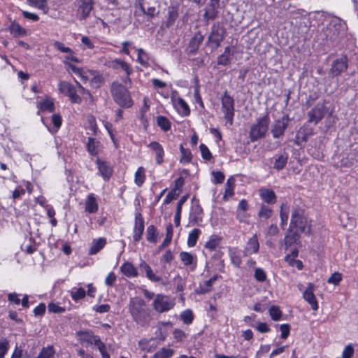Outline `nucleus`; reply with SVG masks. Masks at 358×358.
I'll return each mask as SVG.
<instances>
[{
    "instance_id": "nucleus-1",
    "label": "nucleus",
    "mask_w": 358,
    "mask_h": 358,
    "mask_svg": "<svg viewBox=\"0 0 358 358\" xmlns=\"http://www.w3.org/2000/svg\"><path fill=\"white\" fill-rule=\"evenodd\" d=\"M347 25L344 20L339 17H333L329 24L322 29L319 37L324 45L334 46L340 38L344 36Z\"/></svg>"
},
{
    "instance_id": "nucleus-2",
    "label": "nucleus",
    "mask_w": 358,
    "mask_h": 358,
    "mask_svg": "<svg viewBox=\"0 0 358 358\" xmlns=\"http://www.w3.org/2000/svg\"><path fill=\"white\" fill-rule=\"evenodd\" d=\"M129 310L133 320L139 325H148L151 320L150 310L146 307L145 302L138 297L131 298L129 301Z\"/></svg>"
},
{
    "instance_id": "nucleus-3",
    "label": "nucleus",
    "mask_w": 358,
    "mask_h": 358,
    "mask_svg": "<svg viewBox=\"0 0 358 358\" xmlns=\"http://www.w3.org/2000/svg\"><path fill=\"white\" fill-rule=\"evenodd\" d=\"M289 228L296 229L307 236H310L312 234L310 221L308 220L303 208L298 206L293 207Z\"/></svg>"
},
{
    "instance_id": "nucleus-4",
    "label": "nucleus",
    "mask_w": 358,
    "mask_h": 358,
    "mask_svg": "<svg viewBox=\"0 0 358 358\" xmlns=\"http://www.w3.org/2000/svg\"><path fill=\"white\" fill-rule=\"evenodd\" d=\"M111 94L114 101L121 107L130 108L133 105L129 91L121 83H113Z\"/></svg>"
},
{
    "instance_id": "nucleus-5",
    "label": "nucleus",
    "mask_w": 358,
    "mask_h": 358,
    "mask_svg": "<svg viewBox=\"0 0 358 358\" xmlns=\"http://www.w3.org/2000/svg\"><path fill=\"white\" fill-rule=\"evenodd\" d=\"M270 118L268 114L257 119L250 130V138L252 142H255L259 139L264 138L268 129Z\"/></svg>"
},
{
    "instance_id": "nucleus-6",
    "label": "nucleus",
    "mask_w": 358,
    "mask_h": 358,
    "mask_svg": "<svg viewBox=\"0 0 358 358\" xmlns=\"http://www.w3.org/2000/svg\"><path fill=\"white\" fill-rule=\"evenodd\" d=\"M332 110L326 106V101L318 102L314 108L308 111L307 115L308 122L317 124L327 114H329L328 119L333 118Z\"/></svg>"
},
{
    "instance_id": "nucleus-7",
    "label": "nucleus",
    "mask_w": 358,
    "mask_h": 358,
    "mask_svg": "<svg viewBox=\"0 0 358 358\" xmlns=\"http://www.w3.org/2000/svg\"><path fill=\"white\" fill-rule=\"evenodd\" d=\"M174 306V300L170 296L162 294H157L152 303L154 310L160 313L170 310Z\"/></svg>"
},
{
    "instance_id": "nucleus-8",
    "label": "nucleus",
    "mask_w": 358,
    "mask_h": 358,
    "mask_svg": "<svg viewBox=\"0 0 358 358\" xmlns=\"http://www.w3.org/2000/svg\"><path fill=\"white\" fill-rule=\"evenodd\" d=\"M225 34V29L222 27H220L219 24H213L212 26L208 38V43L212 50H215L220 45L221 42L224 39Z\"/></svg>"
},
{
    "instance_id": "nucleus-9",
    "label": "nucleus",
    "mask_w": 358,
    "mask_h": 358,
    "mask_svg": "<svg viewBox=\"0 0 358 358\" xmlns=\"http://www.w3.org/2000/svg\"><path fill=\"white\" fill-rule=\"evenodd\" d=\"M352 59H354V57L349 61L346 55H341L332 62L329 74L332 77H336L345 72L348 69L349 64L354 62Z\"/></svg>"
},
{
    "instance_id": "nucleus-10",
    "label": "nucleus",
    "mask_w": 358,
    "mask_h": 358,
    "mask_svg": "<svg viewBox=\"0 0 358 358\" xmlns=\"http://www.w3.org/2000/svg\"><path fill=\"white\" fill-rule=\"evenodd\" d=\"M222 110L224 114L225 119L232 124L234 115V100L227 92L221 98Z\"/></svg>"
},
{
    "instance_id": "nucleus-11",
    "label": "nucleus",
    "mask_w": 358,
    "mask_h": 358,
    "mask_svg": "<svg viewBox=\"0 0 358 358\" xmlns=\"http://www.w3.org/2000/svg\"><path fill=\"white\" fill-rule=\"evenodd\" d=\"M289 118L287 115H283L282 117L275 121L271 132L274 138H281L285 134V131L288 127Z\"/></svg>"
},
{
    "instance_id": "nucleus-12",
    "label": "nucleus",
    "mask_w": 358,
    "mask_h": 358,
    "mask_svg": "<svg viewBox=\"0 0 358 358\" xmlns=\"http://www.w3.org/2000/svg\"><path fill=\"white\" fill-rule=\"evenodd\" d=\"M58 89L62 93L69 96L71 102L76 103L81 102L82 99L77 94L76 87L69 83L61 81L58 85Z\"/></svg>"
},
{
    "instance_id": "nucleus-13",
    "label": "nucleus",
    "mask_w": 358,
    "mask_h": 358,
    "mask_svg": "<svg viewBox=\"0 0 358 358\" xmlns=\"http://www.w3.org/2000/svg\"><path fill=\"white\" fill-rule=\"evenodd\" d=\"M94 0H79L77 14L80 20H85L93 10Z\"/></svg>"
},
{
    "instance_id": "nucleus-14",
    "label": "nucleus",
    "mask_w": 358,
    "mask_h": 358,
    "mask_svg": "<svg viewBox=\"0 0 358 358\" xmlns=\"http://www.w3.org/2000/svg\"><path fill=\"white\" fill-rule=\"evenodd\" d=\"M219 6L220 0H210L206 6L203 18L206 20H215L218 14Z\"/></svg>"
},
{
    "instance_id": "nucleus-15",
    "label": "nucleus",
    "mask_w": 358,
    "mask_h": 358,
    "mask_svg": "<svg viewBox=\"0 0 358 358\" xmlns=\"http://www.w3.org/2000/svg\"><path fill=\"white\" fill-rule=\"evenodd\" d=\"M144 231V220L141 213H136L135 225L134 229L133 239L135 242L139 241Z\"/></svg>"
},
{
    "instance_id": "nucleus-16",
    "label": "nucleus",
    "mask_w": 358,
    "mask_h": 358,
    "mask_svg": "<svg viewBox=\"0 0 358 358\" xmlns=\"http://www.w3.org/2000/svg\"><path fill=\"white\" fill-rule=\"evenodd\" d=\"M259 249V243L256 234L250 238L246 243L245 247L243 250V255L245 257L257 253Z\"/></svg>"
},
{
    "instance_id": "nucleus-17",
    "label": "nucleus",
    "mask_w": 358,
    "mask_h": 358,
    "mask_svg": "<svg viewBox=\"0 0 358 358\" xmlns=\"http://www.w3.org/2000/svg\"><path fill=\"white\" fill-rule=\"evenodd\" d=\"M157 3L155 2L153 5H150L148 0H141L138 2V6L143 14L150 17H154L159 13V10L156 7Z\"/></svg>"
},
{
    "instance_id": "nucleus-18",
    "label": "nucleus",
    "mask_w": 358,
    "mask_h": 358,
    "mask_svg": "<svg viewBox=\"0 0 358 358\" xmlns=\"http://www.w3.org/2000/svg\"><path fill=\"white\" fill-rule=\"evenodd\" d=\"M314 285L312 283H308L306 289L303 292V299L311 306V308L314 310L318 309L317 301L313 293Z\"/></svg>"
},
{
    "instance_id": "nucleus-19",
    "label": "nucleus",
    "mask_w": 358,
    "mask_h": 358,
    "mask_svg": "<svg viewBox=\"0 0 358 358\" xmlns=\"http://www.w3.org/2000/svg\"><path fill=\"white\" fill-rule=\"evenodd\" d=\"M180 259L182 264L189 266L192 271L195 270L196 267V257L187 252H181Z\"/></svg>"
},
{
    "instance_id": "nucleus-20",
    "label": "nucleus",
    "mask_w": 358,
    "mask_h": 358,
    "mask_svg": "<svg viewBox=\"0 0 358 358\" xmlns=\"http://www.w3.org/2000/svg\"><path fill=\"white\" fill-rule=\"evenodd\" d=\"M76 335L81 344H94L96 340L99 338L97 336L93 335L90 331H79L76 332Z\"/></svg>"
},
{
    "instance_id": "nucleus-21",
    "label": "nucleus",
    "mask_w": 358,
    "mask_h": 358,
    "mask_svg": "<svg viewBox=\"0 0 358 358\" xmlns=\"http://www.w3.org/2000/svg\"><path fill=\"white\" fill-rule=\"evenodd\" d=\"M273 160V168L278 171L285 168L287 163L288 155L286 152H280L275 154L272 158Z\"/></svg>"
},
{
    "instance_id": "nucleus-22",
    "label": "nucleus",
    "mask_w": 358,
    "mask_h": 358,
    "mask_svg": "<svg viewBox=\"0 0 358 358\" xmlns=\"http://www.w3.org/2000/svg\"><path fill=\"white\" fill-rule=\"evenodd\" d=\"M234 54V52L231 47H226L224 52L217 57V65L224 66L229 65Z\"/></svg>"
},
{
    "instance_id": "nucleus-23",
    "label": "nucleus",
    "mask_w": 358,
    "mask_h": 358,
    "mask_svg": "<svg viewBox=\"0 0 358 358\" xmlns=\"http://www.w3.org/2000/svg\"><path fill=\"white\" fill-rule=\"evenodd\" d=\"M171 100L175 107H176L180 113L183 115H188L190 113V109L186 101L181 97L171 96Z\"/></svg>"
},
{
    "instance_id": "nucleus-24",
    "label": "nucleus",
    "mask_w": 358,
    "mask_h": 358,
    "mask_svg": "<svg viewBox=\"0 0 358 358\" xmlns=\"http://www.w3.org/2000/svg\"><path fill=\"white\" fill-rule=\"evenodd\" d=\"M148 147L152 149L155 153V161L158 165H160L164 162V151L163 147L158 142H151Z\"/></svg>"
},
{
    "instance_id": "nucleus-25",
    "label": "nucleus",
    "mask_w": 358,
    "mask_h": 358,
    "mask_svg": "<svg viewBox=\"0 0 358 358\" xmlns=\"http://www.w3.org/2000/svg\"><path fill=\"white\" fill-rule=\"evenodd\" d=\"M203 39L204 36L201 34L200 31L196 33L189 43L188 49L189 52L192 54H195L199 48V46L202 43Z\"/></svg>"
},
{
    "instance_id": "nucleus-26",
    "label": "nucleus",
    "mask_w": 358,
    "mask_h": 358,
    "mask_svg": "<svg viewBox=\"0 0 358 358\" xmlns=\"http://www.w3.org/2000/svg\"><path fill=\"white\" fill-rule=\"evenodd\" d=\"M85 206V211L89 213H95L98 210V203L94 194L87 196Z\"/></svg>"
},
{
    "instance_id": "nucleus-27",
    "label": "nucleus",
    "mask_w": 358,
    "mask_h": 358,
    "mask_svg": "<svg viewBox=\"0 0 358 358\" xmlns=\"http://www.w3.org/2000/svg\"><path fill=\"white\" fill-rule=\"evenodd\" d=\"M259 196L268 204H273L276 202V196L272 189H260Z\"/></svg>"
},
{
    "instance_id": "nucleus-28",
    "label": "nucleus",
    "mask_w": 358,
    "mask_h": 358,
    "mask_svg": "<svg viewBox=\"0 0 358 358\" xmlns=\"http://www.w3.org/2000/svg\"><path fill=\"white\" fill-rule=\"evenodd\" d=\"M96 164L98 166L99 171L103 178L105 180H108L113 172L111 167L106 162H103L99 159H97Z\"/></svg>"
},
{
    "instance_id": "nucleus-29",
    "label": "nucleus",
    "mask_w": 358,
    "mask_h": 358,
    "mask_svg": "<svg viewBox=\"0 0 358 358\" xmlns=\"http://www.w3.org/2000/svg\"><path fill=\"white\" fill-rule=\"evenodd\" d=\"M121 272L128 278H134L138 275V271L135 266L130 262L124 263L120 267Z\"/></svg>"
},
{
    "instance_id": "nucleus-30",
    "label": "nucleus",
    "mask_w": 358,
    "mask_h": 358,
    "mask_svg": "<svg viewBox=\"0 0 358 358\" xmlns=\"http://www.w3.org/2000/svg\"><path fill=\"white\" fill-rule=\"evenodd\" d=\"M299 234L297 231H293L292 229L289 228L284 238L285 248L287 249L289 247L296 243L299 239Z\"/></svg>"
},
{
    "instance_id": "nucleus-31",
    "label": "nucleus",
    "mask_w": 358,
    "mask_h": 358,
    "mask_svg": "<svg viewBox=\"0 0 358 358\" xmlns=\"http://www.w3.org/2000/svg\"><path fill=\"white\" fill-rule=\"evenodd\" d=\"M100 146V142L96 141L92 137H89L87 143V149L89 153L92 156H96L99 153V148Z\"/></svg>"
},
{
    "instance_id": "nucleus-32",
    "label": "nucleus",
    "mask_w": 358,
    "mask_h": 358,
    "mask_svg": "<svg viewBox=\"0 0 358 358\" xmlns=\"http://www.w3.org/2000/svg\"><path fill=\"white\" fill-rule=\"evenodd\" d=\"M106 243V241L103 238L94 240L89 252L90 255H95L98 253L105 246Z\"/></svg>"
},
{
    "instance_id": "nucleus-33",
    "label": "nucleus",
    "mask_w": 358,
    "mask_h": 358,
    "mask_svg": "<svg viewBox=\"0 0 358 358\" xmlns=\"http://www.w3.org/2000/svg\"><path fill=\"white\" fill-rule=\"evenodd\" d=\"M188 198L187 195L182 196L177 204L176 208V212L174 216V222L176 224V226L178 227L180 225V213L182 211V205L186 202L187 199Z\"/></svg>"
},
{
    "instance_id": "nucleus-34",
    "label": "nucleus",
    "mask_w": 358,
    "mask_h": 358,
    "mask_svg": "<svg viewBox=\"0 0 358 358\" xmlns=\"http://www.w3.org/2000/svg\"><path fill=\"white\" fill-rule=\"evenodd\" d=\"M218 278H219L218 275H215L209 280L205 281L203 282V285H200V287H199L200 293L205 294V293H208V292H210L212 289L213 283L215 280H217Z\"/></svg>"
},
{
    "instance_id": "nucleus-35",
    "label": "nucleus",
    "mask_w": 358,
    "mask_h": 358,
    "mask_svg": "<svg viewBox=\"0 0 358 358\" xmlns=\"http://www.w3.org/2000/svg\"><path fill=\"white\" fill-rule=\"evenodd\" d=\"M289 209L286 204H282L280 207V217L281 220V226L282 228L287 224Z\"/></svg>"
},
{
    "instance_id": "nucleus-36",
    "label": "nucleus",
    "mask_w": 358,
    "mask_h": 358,
    "mask_svg": "<svg viewBox=\"0 0 358 358\" xmlns=\"http://www.w3.org/2000/svg\"><path fill=\"white\" fill-rule=\"evenodd\" d=\"M10 33L15 36H25L27 31L17 23H12L10 27Z\"/></svg>"
},
{
    "instance_id": "nucleus-37",
    "label": "nucleus",
    "mask_w": 358,
    "mask_h": 358,
    "mask_svg": "<svg viewBox=\"0 0 358 358\" xmlns=\"http://www.w3.org/2000/svg\"><path fill=\"white\" fill-rule=\"evenodd\" d=\"M40 108L43 111L52 113L55 110V105L52 99L46 98L39 103Z\"/></svg>"
},
{
    "instance_id": "nucleus-38",
    "label": "nucleus",
    "mask_w": 358,
    "mask_h": 358,
    "mask_svg": "<svg viewBox=\"0 0 358 358\" xmlns=\"http://www.w3.org/2000/svg\"><path fill=\"white\" fill-rule=\"evenodd\" d=\"M229 257L231 263L236 267H239L241 264V258L238 250L236 248L229 250Z\"/></svg>"
},
{
    "instance_id": "nucleus-39",
    "label": "nucleus",
    "mask_w": 358,
    "mask_h": 358,
    "mask_svg": "<svg viewBox=\"0 0 358 358\" xmlns=\"http://www.w3.org/2000/svg\"><path fill=\"white\" fill-rule=\"evenodd\" d=\"M70 294H71V296L73 299V300H74L75 301H77L85 296L86 292L82 287H79V288L74 287L71 290Z\"/></svg>"
},
{
    "instance_id": "nucleus-40",
    "label": "nucleus",
    "mask_w": 358,
    "mask_h": 358,
    "mask_svg": "<svg viewBox=\"0 0 358 358\" xmlns=\"http://www.w3.org/2000/svg\"><path fill=\"white\" fill-rule=\"evenodd\" d=\"M10 348L9 341L5 337H0V358H4Z\"/></svg>"
},
{
    "instance_id": "nucleus-41",
    "label": "nucleus",
    "mask_w": 358,
    "mask_h": 358,
    "mask_svg": "<svg viewBox=\"0 0 358 358\" xmlns=\"http://www.w3.org/2000/svg\"><path fill=\"white\" fill-rule=\"evenodd\" d=\"M201 231L199 229H194L188 236L187 245L189 247H194L197 241Z\"/></svg>"
},
{
    "instance_id": "nucleus-42",
    "label": "nucleus",
    "mask_w": 358,
    "mask_h": 358,
    "mask_svg": "<svg viewBox=\"0 0 358 358\" xmlns=\"http://www.w3.org/2000/svg\"><path fill=\"white\" fill-rule=\"evenodd\" d=\"M178 17V13L175 8L169 10L166 26L169 28L173 26Z\"/></svg>"
},
{
    "instance_id": "nucleus-43",
    "label": "nucleus",
    "mask_w": 358,
    "mask_h": 358,
    "mask_svg": "<svg viewBox=\"0 0 358 358\" xmlns=\"http://www.w3.org/2000/svg\"><path fill=\"white\" fill-rule=\"evenodd\" d=\"M146 238L148 241L155 243L157 242L156 228L154 225H150L146 230Z\"/></svg>"
},
{
    "instance_id": "nucleus-44",
    "label": "nucleus",
    "mask_w": 358,
    "mask_h": 358,
    "mask_svg": "<svg viewBox=\"0 0 358 358\" xmlns=\"http://www.w3.org/2000/svg\"><path fill=\"white\" fill-rule=\"evenodd\" d=\"M173 355L172 349L163 348L154 355L153 358H171Z\"/></svg>"
},
{
    "instance_id": "nucleus-45",
    "label": "nucleus",
    "mask_w": 358,
    "mask_h": 358,
    "mask_svg": "<svg viewBox=\"0 0 358 358\" xmlns=\"http://www.w3.org/2000/svg\"><path fill=\"white\" fill-rule=\"evenodd\" d=\"M145 180V169L139 167L135 173V183L141 187Z\"/></svg>"
},
{
    "instance_id": "nucleus-46",
    "label": "nucleus",
    "mask_w": 358,
    "mask_h": 358,
    "mask_svg": "<svg viewBox=\"0 0 358 358\" xmlns=\"http://www.w3.org/2000/svg\"><path fill=\"white\" fill-rule=\"evenodd\" d=\"M181 152L180 162L183 163H189L191 162L192 155L188 149H185L182 145L180 146Z\"/></svg>"
},
{
    "instance_id": "nucleus-47",
    "label": "nucleus",
    "mask_w": 358,
    "mask_h": 358,
    "mask_svg": "<svg viewBox=\"0 0 358 358\" xmlns=\"http://www.w3.org/2000/svg\"><path fill=\"white\" fill-rule=\"evenodd\" d=\"M62 117L59 114H53L52 116V123L54 126L52 129H49L50 132L55 133L58 131L62 125Z\"/></svg>"
},
{
    "instance_id": "nucleus-48",
    "label": "nucleus",
    "mask_w": 358,
    "mask_h": 358,
    "mask_svg": "<svg viewBox=\"0 0 358 358\" xmlns=\"http://www.w3.org/2000/svg\"><path fill=\"white\" fill-rule=\"evenodd\" d=\"M220 243V238L216 236H213L205 244V248L210 251L214 250Z\"/></svg>"
},
{
    "instance_id": "nucleus-49",
    "label": "nucleus",
    "mask_w": 358,
    "mask_h": 358,
    "mask_svg": "<svg viewBox=\"0 0 358 358\" xmlns=\"http://www.w3.org/2000/svg\"><path fill=\"white\" fill-rule=\"evenodd\" d=\"M272 215V210L267 206L262 205L258 213V216L264 220H267Z\"/></svg>"
},
{
    "instance_id": "nucleus-50",
    "label": "nucleus",
    "mask_w": 358,
    "mask_h": 358,
    "mask_svg": "<svg viewBox=\"0 0 358 358\" xmlns=\"http://www.w3.org/2000/svg\"><path fill=\"white\" fill-rule=\"evenodd\" d=\"M157 124L165 131L169 130L171 128V123L169 120L164 116H159L157 117Z\"/></svg>"
},
{
    "instance_id": "nucleus-51",
    "label": "nucleus",
    "mask_w": 358,
    "mask_h": 358,
    "mask_svg": "<svg viewBox=\"0 0 358 358\" xmlns=\"http://www.w3.org/2000/svg\"><path fill=\"white\" fill-rule=\"evenodd\" d=\"M180 317L185 324H189L192 323L194 315L192 310H186L181 313Z\"/></svg>"
},
{
    "instance_id": "nucleus-52",
    "label": "nucleus",
    "mask_w": 358,
    "mask_h": 358,
    "mask_svg": "<svg viewBox=\"0 0 358 358\" xmlns=\"http://www.w3.org/2000/svg\"><path fill=\"white\" fill-rule=\"evenodd\" d=\"M269 314L272 320L278 321L281 317L282 312L278 307L273 306L269 309Z\"/></svg>"
},
{
    "instance_id": "nucleus-53",
    "label": "nucleus",
    "mask_w": 358,
    "mask_h": 358,
    "mask_svg": "<svg viewBox=\"0 0 358 358\" xmlns=\"http://www.w3.org/2000/svg\"><path fill=\"white\" fill-rule=\"evenodd\" d=\"M199 149L201 151V157L203 159L209 161L212 159V154L206 145L201 143L199 145Z\"/></svg>"
},
{
    "instance_id": "nucleus-54",
    "label": "nucleus",
    "mask_w": 358,
    "mask_h": 358,
    "mask_svg": "<svg viewBox=\"0 0 358 358\" xmlns=\"http://www.w3.org/2000/svg\"><path fill=\"white\" fill-rule=\"evenodd\" d=\"M30 3L42 10L44 13H46L47 10H48V8H47V6H46V0H28Z\"/></svg>"
},
{
    "instance_id": "nucleus-55",
    "label": "nucleus",
    "mask_w": 358,
    "mask_h": 358,
    "mask_svg": "<svg viewBox=\"0 0 358 358\" xmlns=\"http://www.w3.org/2000/svg\"><path fill=\"white\" fill-rule=\"evenodd\" d=\"M341 280V274L338 272H335L328 278L327 282L334 285H338Z\"/></svg>"
},
{
    "instance_id": "nucleus-56",
    "label": "nucleus",
    "mask_w": 358,
    "mask_h": 358,
    "mask_svg": "<svg viewBox=\"0 0 358 358\" xmlns=\"http://www.w3.org/2000/svg\"><path fill=\"white\" fill-rule=\"evenodd\" d=\"M355 353V349L352 344L346 345L342 353V358H351Z\"/></svg>"
},
{
    "instance_id": "nucleus-57",
    "label": "nucleus",
    "mask_w": 358,
    "mask_h": 358,
    "mask_svg": "<svg viewBox=\"0 0 358 358\" xmlns=\"http://www.w3.org/2000/svg\"><path fill=\"white\" fill-rule=\"evenodd\" d=\"M179 194V192H176V188H173L170 192L168 193L164 201V203L166 204L171 203L173 200L176 199L178 196Z\"/></svg>"
},
{
    "instance_id": "nucleus-58",
    "label": "nucleus",
    "mask_w": 358,
    "mask_h": 358,
    "mask_svg": "<svg viewBox=\"0 0 358 358\" xmlns=\"http://www.w3.org/2000/svg\"><path fill=\"white\" fill-rule=\"evenodd\" d=\"M145 275L152 282H161L162 280V278L160 276L156 275L153 272L152 268L148 269V271L145 273Z\"/></svg>"
},
{
    "instance_id": "nucleus-59",
    "label": "nucleus",
    "mask_w": 358,
    "mask_h": 358,
    "mask_svg": "<svg viewBox=\"0 0 358 358\" xmlns=\"http://www.w3.org/2000/svg\"><path fill=\"white\" fill-rule=\"evenodd\" d=\"M255 278L259 282H264L266 278V275L263 269L257 268L255 271Z\"/></svg>"
},
{
    "instance_id": "nucleus-60",
    "label": "nucleus",
    "mask_w": 358,
    "mask_h": 358,
    "mask_svg": "<svg viewBox=\"0 0 358 358\" xmlns=\"http://www.w3.org/2000/svg\"><path fill=\"white\" fill-rule=\"evenodd\" d=\"M233 181H231V179H228L227 182L226 183V188H225V194L224 197L227 196H231L234 194V185H233Z\"/></svg>"
},
{
    "instance_id": "nucleus-61",
    "label": "nucleus",
    "mask_w": 358,
    "mask_h": 358,
    "mask_svg": "<svg viewBox=\"0 0 358 358\" xmlns=\"http://www.w3.org/2000/svg\"><path fill=\"white\" fill-rule=\"evenodd\" d=\"M138 61L143 66L148 64L146 53L141 48L138 50Z\"/></svg>"
},
{
    "instance_id": "nucleus-62",
    "label": "nucleus",
    "mask_w": 358,
    "mask_h": 358,
    "mask_svg": "<svg viewBox=\"0 0 358 358\" xmlns=\"http://www.w3.org/2000/svg\"><path fill=\"white\" fill-rule=\"evenodd\" d=\"M94 345L99 349L102 357H103L104 355H108L106 352V345L100 340L99 338L96 340Z\"/></svg>"
},
{
    "instance_id": "nucleus-63",
    "label": "nucleus",
    "mask_w": 358,
    "mask_h": 358,
    "mask_svg": "<svg viewBox=\"0 0 358 358\" xmlns=\"http://www.w3.org/2000/svg\"><path fill=\"white\" fill-rule=\"evenodd\" d=\"M212 175L213 176L214 183H222L224 180V175L220 171H213Z\"/></svg>"
},
{
    "instance_id": "nucleus-64",
    "label": "nucleus",
    "mask_w": 358,
    "mask_h": 358,
    "mask_svg": "<svg viewBox=\"0 0 358 358\" xmlns=\"http://www.w3.org/2000/svg\"><path fill=\"white\" fill-rule=\"evenodd\" d=\"M280 330L281 331V338L285 339L288 337L289 334V325L287 324H282L280 326Z\"/></svg>"
}]
</instances>
